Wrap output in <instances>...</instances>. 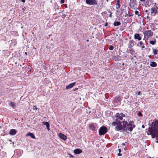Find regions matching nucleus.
<instances>
[{"label":"nucleus","mask_w":158,"mask_h":158,"mask_svg":"<svg viewBox=\"0 0 158 158\" xmlns=\"http://www.w3.org/2000/svg\"><path fill=\"white\" fill-rule=\"evenodd\" d=\"M122 125H118L115 127V130L117 131H120L122 132L126 130L127 131H129L130 132L132 131L133 128L135 127V125L134 124L133 121H130L128 123L127 121L124 119L122 121Z\"/></svg>","instance_id":"nucleus-1"},{"label":"nucleus","mask_w":158,"mask_h":158,"mask_svg":"<svg viewBox=\"0 0 158 158\" xmlns=\"http://www.w3.org/2000/svg\"><path fill=\"white\" fill-rule=\"evenodd\" d=\"M149 125L151 127H149L147 131L148 135H151L152 138L156 137V143H158V120H154Z\"/></svg>","instance_id":"nucleus-2"},{"label":"nucleus","mask_w":158,"mask_h":158,"mask_svg":"<svg viewBox=\"0 0 158 158\" xmlns=\"http://www.w3.org/2000/svg\"><path fill=\"white\" fill-rule=\"evenodd\" d=\"M125 116V114L122 113L120 114L118 113L116 114L115 115L116 118L115 121L119 123H122V122L120 121L122 120L123 118Z\"/></svg>","instance_id":"nucleus-3"},{"label":"nucleus","mask_w":158,"mask_h":158,"mask_svg":"<svg viewBox=\"0 0 158 158\" xmlns=\"http://www.w3.org/2000/svg\"><path fill=\"white\" fill-rule=\"evenodd\" d=\"M107 131V128L103 126L101 127L99 130V134L100 135H102L105 134Z\"/></svg>","instance_id":"nucleus-4"},{"label":"nucleus","mask_w":158,"mask_h":158,"mask_svg":"<svg viewBox=\"0 0 158 158\" xmlns=\"http://www.w3.org/2000/svg\"><path fill=\"white\" fill-rule=\"evenodd\" d=\"M143 34L145 36H146L148 38L152 36L153 33L151 30L145 31L143 32Z\"/></svg>","instance_id":"nucleus-5"},{"label":"nucleus","mask_w":158,"mask_h":158,"mask_svg":"<svg viewBox=\"0 0 158 158\" xmlns=\"http://www.w3.org/2000/svg\"><path fill=\"white\" fill-rule=\"evenodd\" d=\"M86 3L90 5H96L97 4V2L96 0H86Z\"/></svg>","instance_id":"nucleus-6"},{"label":"nucleus","mask_w":158,"mask_h":158,"mask_svg":"<svg viewBox=\"0 0 158 158\" xmlns=\"http://www.w3.org/2000/svg\"><path fill=\"white\" fill-rule=\"evenodd\" d=\"M58 136L61 139L64 141L66 140L67 139V136L61 133H59Z\"/></svg>","instance_id":"nucleus-7"},{"label":"nucleus","mask_w":158,"mask_h":158,"mask_svg":"<svg viewBox=\"0 0 158 158\" xmlns=\"http://www.w3.org/2000/svg\"><path fill=\"white\" fill-rule=\"evenodd\" d=\"M151 13L152 14H153V16H155L156 14L157 13V9L155 8H152L150 9Z\"/></svg>","instance_id":"nucleus-8"},{"label":"nucleus","mask_w":158,"mask_h":158,"mask_svg":"<svg viewBox=\"0 0 158 158\" xmlns=\"http://www.w3.org/2000/svg\"><path fill=\"white\" fill-rule=\"evenodd\" d=\"M76 84V82L67 85L66 87V89H67L72 88Z\"/></svg>","instance_id":"nucleus-9"},{"label":"nucleus","mask_w":158,"mask_h":158,"mask_svg":"<svg viewBox=\"0 0 158 158\" xmlns=\"http://www.w3.org/2000/svg\"><path fill=\"white\" fill-rule=\"evenodd\" d=\"M134 38L135 39L138 40L139 41L141 40V38L140 36V35L139 34L136 33L134 35Z\"/></svg>","instance_id":"nucleus-10"},{"label":"nucleus","mask_w":158,"mask_h":158,"mask_svg":"<svg viewBox=\"0 0 158 158\" xmlns=\"http://www.w3.org/2000/svg\"><path fill=\"white\" fill-rule=\"evenodd\" d=\"M82 152V150L79 148L75 149L74 150V153L76 154H79L81 153Z\"/></svg>","instance_id":"nucleus-11"},{"label":"nucleus","mask_w":158,"mask_h":158,"mask_svg":"<svg viewBox=\"0 0 158 158\" xmlns=\"http://www.w3.org/2000/svg\"><path fill=\"white\" fill-rule=\"evenodd\" d=\"M16 133V130L14 129H12L10 130L9 132V134L11 135H14Z\"/></svg>","instance_id":"nucleus-12"},{"label":"nucleus","mask_w":158,"mask_h":158,"mask_svg":"<svg viewBox=\"0 0 158 158\" xmlns=\"http://www.w3.org/2000/svg\"><path fill=\"white\" fill-rule=\"evenodd\" d=\"M26 135L28 136H30L31 138L33 139H35V137L32 133L29 132Z\"/></svg>","instance_id":"nucleus-13"},{"label":"nucleus","mask_w":158,"mask_h":158,"mask_svg":"<svg viewBox=\"0 0 158 158\" xmlns=\"http://www.w3.org/2000/svg\"><path fill=\"white\" fill-rule=\"evenodd\" d=\"M112 125L113 126H115V125H116V127H117V126H118V125H120V124L122 125V123H118L117 122H113L111 123Z\"/></svg>","instance_id":"nucleus-14"},{"label":"nucleus","mask_w":158,"mask_h":158,"mask_svg":"<svg viewBox=\"0 0 158 158\" xmlns=\"http://www.w3.org/2000/svg\"><path fill=\"white\" fill-rule=\"evenodd\" d=\"M150 66L152 67H155L157 66V64L155 62H152L150 63Z\"/></svg>","instance_id":"nucleus-15"},{"label":"nucleus","mask_w":158,"mask_h":158,"mask_svg":"<svg viewBox=\"0 0 158 158\" xmlns=\"http://www.w3.org/2000/svg\"><path fill=\"white\" fill-rule=\"evenodd\" d=\"M113 24L114 26H117L120 25L121 23L118 21H115L114 22Z\"/></svg>","instance_id":"nucleus-16"},{"label":"nucleus","mask_w":158,"mask_h":158,"mask_svg":"<svg viewBox=\"0 0 158 158\" xmlns=\"http://www.w3.org/2000/svg\"><path fill=\"white\" fill-rule=\"evenodd\" d=\"M89 127L92 131H94L95 130V127L93 124H90L89 125Z\"/></svg>","instance_id":"nucleus-17"},{"label":"nucleus","mask_w":158,"mask_h":158,"mask_svg":"<svg viewBox=\"0 0 158 158\" xmlns=\"http://www.w3.org/2000/svg\"><path fill=\"white\" fill-rule=\"evenodd\" d=\"M43 123L44 125L46 126L48 130H49V123L48 122H44Z\"/></svg>","instance_id":"nucleus-18"},{"label":"nucleus","mask_w":158,"mask_h":158,"mask_svg":"<svg viewBox=\"0 0 158 158\" xmlns=\"http://www.w3.org/2000/svg\"><path fill=\"white\" fill-rule=\"evenodd\" d=\"M120 99L121 98L120 97H116L114 99V101L115 102H117L118 101H120Z\"/></svg>","instance_id":"nucleus-19"},{"label":"nucleus","mask_w":158,"mask_h":158,"mask_svg":"<svg viewBox=\"0 0 158 158\" xmlns=\"http://www.w3.org/2000/svg\"><path fill=\"white\" fill-rule=\"evenodd\" d=\"M156 42V40L155 39L154 40H151L149 42V43L152 45H154Z\"/></svg>","instance_id":"nucleus-20"},{"label":"nucleus","mask_w":158,"mask_h":158,"mask_svg":"<svg viewBox=\"0 0 158 158\" xmlns=\"http://www.w3.org/2000/svg\"><path fill=\"white\" fill-rule=\"evenodd\" d=\"M130 53L131 54L133 55L135 53V51L133 49H130L129 50Z\"/></svg>","instance_id":"nucleus-21"},{"label":"nucleus","mask_w":158,"mask_h":158,"mask_svg":"<svg viewBox=\"0 0 158 158\" xmlns=\"http://www.w3.org/2000/svg\"><path fill=\"white\" fill-rule=\"evenodd\" d=\"M116 9H118L120 7V5L119 3H117L116 4Z\"/></svg>","instance_id":"nucleus-22"},{"label":"nucleus","mask_w":158,"mask_h":158,"mask_svg":"<svg viewBox=\"0 0 158 158\" xmlns=\"http://www.w3.org/2000/svg\"><path fill=\"white\" fill-rule=\"evenodd\" d=\"M152 50H153V54L155 55H156L157 54V50L152 48Z\"/></svg>","instance_id":"nucleus-23"},{"label":"nucleus","mask_w":158,"mask_h":158,"mask_svg":"<svg viewBox=\"0 0 158 158\" xmlns=\"http://www.w3.org/2000/svg\"><path fill=\"white\" fill-rule=\"evenodd\" d=\"M114 48V46L112 45H110L109 48V49L110 50H112Z\"/></svg>","instance_id":"nucleus-24"},{"label":"nucleus","mask_w":158,"mask_h":158,"mask_svg":"<svg viewBox=\"0 0 158 158\" xmlns=\"http://www.w3.org/2000/svg\"><path fill=\"white\" fill-rule=\"evenodd\" d=\"M135 15H137L138 16H139L140 15V14H139V12L138 11L136 10L135 12Z\"/></svg>","instance_id":"nucleus-25"},{"label":"nucleus","mask_w":158,"mask_h":158,"mask_svg":"<svg viewBox=\"0 0 158 158\" xmlns=\"http://www.w3.org/2000/svg\"><path fill=\"white\" fill-rule=\"evenodd\" d=\"M15 106V103L13 102H11L10 103V106L12 107H14Z\"/></svg>","instance_id":"nucleus-26"},{"label":"nucleus","mask_w":158,"mask_h":158,"mask_svg":"<svg viewBox=\"0 0 158 158\" xmlns=\"http://www.w3.org/2000/svg\"><path fill=\"white\" fill-rule=\"evenodd\" d=\"M37 106H34L33 107V109L34 110H37Z\"/></svg>","instance_id":"nucleus-27"},{"label":"nucleus","mask_w":158,"mask_h":158,"mask_svg":"<svg viewBox=\"0 0 158 158\" xmlns=\"http://www.w3.org/2000/svg\"><path fill=\"white\" fill-rule=\"evenodd\" d=\"M138 114L139 116L140 117L142 116V113L140 112H139L138 113Z\"/></svg>","instance_id":"nucleus-28"},{"label":"nucleus","mask_w":158,"mask_h":158,"mask_svg":"<svg viewBox=\"0 0 158 158\" xmlns=\"http://www.w3.org/2000/svg\"><path fill=\"white\" fill-rule=\"evenodd\" d=\"M135 0H130V3H133Z\"/></svg>","instance_id":"nucleus-29"},{"label":"nucleus","mask_w":158,"mask_h":158,"mask_svg":"<svg viewBox=\"0 0 158 158\" xmlns=\"http://www.w3.org/2000/svg\"><path fill=\"white\" fill-rule=\"evenodd\" d=\"M64 0H61L60 1V2L62 4L64 3Z\"/></svg>","instance_id":"nucleus-30"},{"label":"nucleus","mask_w":158,"mask_h":158,"mask_svg":"<svg viewBox=\"0 0 158 158\" xmlns=\"http://www.w3.org/2000/svg\"><path fill=\"white\" fill-rule=\"evenodd\" d=\"M143 42L142 41H140L139 42V44L140 45H142L143 44Z\"/></svg>","instance_id":"nucleus-31"},{"label":"nucleus","mask_w":158,"mask_h":158,"mask_svg":"<svg viewBox=\"0 0 158 158\" xmlns=\"http://www.w3.org/2000/svg\"><path fill=\"white\" fill-rule=\"evenodd\" d=\"M141 93V92L139 91L137 93V95H139L140 94V93Z\"/></svg>","instance_id":"nucleus-32"},{"label":"nucleus","mask_w":158,"mask_h":158,"mask_svg":"<svg viewBox=\"0 0 158 158\" xmlns=\"http://www.w3.org/2000/svg\"><path fill=\"white\" fill-rule=\"evenodd\" d=\"M122 154L120 153H118V156H122Z\"/></svg>","instance_id":"nucleus-33"},{"label":"nucleus","mask_w":158,"mask_h":158,"mask_svg":"<svg viewBox=\"0 0 158 158\" xmlns=\"http://www.w3.org/2000/svg\"><path fill=\"white\" fill-rule=\"evenodd\" d=\"M69 155L70 156V157L73 158V156L70 154H69Z\"/></svg>","instance_id":"nucleus-34"},{"label":"nucleus","mask_w":158,"mask_h":158,"mask_svg":"<svg viewBox=\"0 0 158 158\" xmlns=\"http://www.w3.org/2000/svg\"><path fill=\"white\" fill-rule=\"evenodd\" d=\"M108 25V23H106L105 24V26L106 27Z\"/></svg>","instance_id":"nucleus-35"},{"label":"nucleus","mask_w":158,"mask_h":158,"mask_svg":"<svg viewBox=\"0 0 158 158\" xmlns=\"http://www.w3.org/2000/svg\"><path fill=\"white\" fill-rule=\"evenodd\" d=\"M145 48V46L144 45H143L142 47V50H143V48Z\"/></svg>","instance_id":"nucleus-36"},{"label":"nucleus","mask_w":158,"mask_h":158,"mask_svg":"<svg viewBox=\"0 0 158 158\" xmlns=\"http://www.w3.org/2000/svg\"><path fill=\"white\" fill-rule=\"evenodd\" d=\"M21 1L23 2H25V0H21Z\"/></svg>","instance_id":"nucleus-37"},{"label":"nucleus","mask_w":158,"mask_h":158,"mask_svg":"<svg viewBox=\"0 0 158 158\" xmlns=\"http://www.w3.org/2000/svg\"><path fill=\"white\" fill-rule=\"evenodd\" d=\"M119 2H120L119 0H117V3H119Z\"/></svg>","instance_id":"nucleus-38"},{"label":"nucleus","mask_w":158,"mask_h":158,"mask_svg":"<svg viewBox=\"0 0 158 158\" xmlns=\"http://www.w3.org/2000/svg\"><path fill=\"white\" fill-rule=\"evenodd\" d=\"M118 152L119 153H120L121 152V150L120 149H118Z\"/></svg>","instance_id":"nucleus-39"},{"label":"nucleus","mask_w":158,"mask_h":158,"mask_svg":"<svg viewBox=\"0 0 158 158\" xmlns=\"http://www.w3.org/2000/svg\"><path fill=\"white\" fill-rule=\"evenodd\" d=\"M142 128H144L145 127V126L144 125H143L142 126Z\"/></svg>","instance_id":"nucleus-40"},{"label":"nucleus","mask_w":158,"mask_h":158,"mask_svg":"<svg viewBox=\"0 0 158 158\" xmlns=\"http://www.w3.org/2000/svg\"><path fill=\"white\" fill-rule=\"evenodd\" d=\"M140 1L141 2H143V1H144L145 0H140Z\"/></svg>","instance_id":"nucleus-41"},{"label":"nucleus","mask_w":158,"mask_h":158,"mask_svg":"<svg viewBox=\"0 0 158 158\" xmlns=\"http://www.w3.org/2000/svg\"><path fill=\"white\" fill-rule=\"evenodd\" d=\"M131 43H133L134 42V41L133 40H131Z\"/></svg>","instance_id":"nucleus-42"},{"label":"nucleus","mask_w":158,"mask_h":158,"mask_svg":"<svg viewBox=\"0 0 158 158\" xmlns=\"http://www.w3.org/2000/svg\"><path fill=\"white\" fill-rule=\"evenodd\" d=\"M122 145H125V143H123V144H122Z\"/></svg>","instance_id":"nucleus-43"},{"label":"nucleus","mask_w":158,"mask_h":158,"mask_svg":"<svg viewBox=\"0 0 158 158\" xmlns=\"http://www.w3.org/2000/svg\"><path fill=\"white\" fill-rule=\"evenodd\" d=\"M111 16H112V15H111V14H110V15H109V16H110V17H111Z\"/></svg>","instance_id":"nucleus-44"},{"label":"nucleus","mask_w":158,"mask_h":158,"mask_svg":"<svg viewBox=\"0 0 158 158\" xmlns=\"http://www.w3.org/2000/svg\"><path fill=\"white\" fill-rule=\"evenodd\" d=\"M122 65H124V63H123L122 64Z\"/></svg>","instance_id":"nucleus-45"},{"label":"nucleus","mask_w":158,"mask_h":158,"mask_svg":"<svg viewBox=\"0 0 158 158\" xmlns=\"http://www.w3.org/2000/svg\"><path fill=\"white\" fill-rule=\"evenodd\" d=\"M137 46H138H138H139V44H137Z\"/></svg>","instance_id":"nucleus-46"},{"label":"nucleus","mask_w":158,"mask_h":158,"mask_svg":"<svg viewBox=\"0 0 158 158\" xmlns=\"http://www.w3.org/2000/svg\"><path fill=\"white\" fill-rule=\"evenodd\" d=\"M86 41H87V42H88V41H89V40H86Z\"/></svg>","instance_id":"nucleus-47"},{"label":"nucleus","mask_w":158,"mask_h":158,"mask_svg":"<svg viewBox=\"0 0 158 158\" xmlns=\"http://www.w3.org/2000/svg\"><path fill=\"white\" fill-rule=\"evenodd\" d=\"M25 54H26V55H27V52H25Z\"/></svg>","instance_id":"nucleus-48"},{"label":"nucleus","mask_w":158,"mask_h":158,"mask_svg":"<svg viewBox=\"0 0 158 158\" xmlns=\"http://www.w3.org/2000/svg\"><path fill=\"white\" fill-rule=\"evenodd\" d=\"M145 12H148V10H145Z\"/></svg>","instance_id":"nucleus-49"},{"label":"nucleus","mask_w":158,"mask_h":158,"mask_svg":"<svg viewBox=\"0 0 158 158\" xmlns=\"http://www.w3.org/2000/svg\"><path fill=\"white\" fill-rule=\"evenodd\" d=\"M75 89H76V90H77V89H78L77 88H76Z\"/></svg>","instance_id":"nucleus-50"},{"label":"nucleus","mask_w":158,"mask_h":158,"mask_svg":"<svg viewBox=\"0 0 158 158\" xmlns=\"http://www.w3.org/2000/svg\"><path fill=\"white\" fill-rule=\"evenodd\" d=\"M108 0H106V2H108Z\"/></svg>","instance_id":"nucleus-51"},{"label":"nucleus","mask_w":158,"mask_h":158,"mask_svg":"<svg viewBox=\"0 0 158 158\" xmlns=\"http://www.w3.org/2000/svg\"><path fill=\"white\" fill-rule=\"evenodd\" d=\"M158 52V50H157V52Z\"/></svg>","instance_id":"nucleus-52"},{"label":"nucleus","mask_w":158,"mask_h":158,"mask_svg":"<svg viewBox=\"0 0 158 158\" xmlns=\"http://www.w3.org/2000/svg\"><path fill=\"white\" fill-rule=\"evenodd\" d=\"M156 8H158L156 6Z\"/></svg>","instance_id":"nucleus-53"},{"label":"nucleus","mask_w":158,"mask_h":158,"mask_svg":"<svg viewBox=\"0 0 158 158\" xmlns=\"http://www.w3.org/2000/svg\"><path fill=\"white\" fill-rule=\"evenodd\" d=\"M21 28H23V27H22H22H21Z\"/></svg>","instance_id":"nucleus-54"},{"label":"nucleus","mask_w":158,"mask_h":158,"mask_svg":"<svg viewBox=\"0 0 158 158\" xmlns=\"http://www.w3.org/2000/svg\"><path fill=\"white\" fill-rule=\"evenodd\" d=\"M100 158H103L102 157H100Z\"/></svg>","instance_id":"nucleus-55"},{"label":"nucleus","mask_w":158,"mask_h":158,"mask_svg":"<svg viewBox=\"0 0 158 158\" xmlns=\"http://www.w3.org/2000/svg\"><path fill=\"white\" fill-rule=\"evenodd\" d=\"M0 94L1 95V93H0Z\"/></svg>","instance_id":"nucleus-56"},{"label":"nucleus","mask_w":158,"mask_h":158,"mask_svg":"<svg viewBox=\"0 0 158 158\" xmlns=\"http://www.w3.org/2000/svg\"><path fill=\"white\" fill-rule=\"evenodd\" d=\"M123 10H124V9H123L122 10H123Z\"/></svg>","instance_id":"nucleus-57"}]
</instances>
